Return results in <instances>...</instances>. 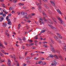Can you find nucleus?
Returning <instances> with one entry per match:
<instances>
[{
  "label": "nucleus",
  "instance_id": "nucleus-15",
  "mask_svg": "<svg viewBox=\"0 0 66 66\" xmlns=\"http://www.w3.org/2000/svg\"><path fill=\"white\" fill-rule=\"evenodd\" d=\"M59 57L60 58L62 61H63V60H64V58L62 57V56L61 55H60L59 56Z\"/></svg>",
  "mask_w": 66,
  "mask_h": 66
},
{
  "label": "nucleus",
  "instance_id": "nucleus-46",
  "mask_svg": "<svg viewBox=\"0 0 66 66\" xmlns=\"http://www.w3.org/2000/svg\"><path fill=\"white\" fill-rule=\"evenodd\" d=\"M0 2H4V1L3 0H0Z\"/></svg>",
  "mask_w": 66,
  "mask_h": 66
},
{
  "label": "nucleus",
  "instance_id": "nucleus-53",
  "mask_svg": "<svg viewBox=\"0 0 66 66\" xmlns=\"http://www.w3.org/2000/svg\"><path fill=\"white\" fill-rule=\"evenodd\" d=\"M11 15H12V14H10L8 15V16L9 17H11Z\"/></svg>",
  "mask_w": 66,
  "mask_h": 66
},
{
  "label": "nucleus",
  "instance_id": "nucleus-23",
  "mask_svg": "<svg viewBox=\"0 0 66 66\" xmlns=\"http://www.w3.org/2000/svg\"><path fill=\"white\" fill-rule=\"evenodd\" d=\"M5 35H7L8 36H9V35L8 34V31L7 30H6L5 32Z\"/></svg>",
  "mask_w": 66,
  "mask_h": 66
},
{
  "label": "nucleus",
  "instance_id": "nucleus-37",
  "mask_svg": "<svg viewBox=\"0 0 66 66\" xmlns=\"http://www.w3.org/2000/svg\"><path fill=\"white\" fill-rule=\"evenodd\" d=\"M21 27V25H20V24H19L18 29H20V28Z\"/></svg>",
  "mask_w": 66,
  "mask_h": 66
},
{
  "label": "nucleus",
  "instance_id": "nucleus-24",
  "mask_svg": "<svg viewBox=\"0 0 66 66\" xmlns=\"http://www.w3.org/2000/svg\"><path fill=\"white\" fill-rule=\"evenodd\" d=\"M54 57L56 59H59V58L56 55H55L54 56Z\"/></svg>",
  "mask_w": 66,
  "mask_h": 66
},
{
  "label": "nucleus",
  "instance_id": "nucleus-30",
  "mask_svg": "<svg viewBox=\"0 0 66 66\" xmlns=\"http://www.w3.org/2000/svg\"><path fill=\"white\" fill-rule=\"evenodd\" d=\"M54 37L55 39H56V40H57V39H58V38H57V36H56V35H55L54 36Z\"/></svg>",
  "mask_w": 66,
  "mask_h": 66
},
{
  "label": "nucleus",
  "instance_id": "nucleus-41",
  "mask_svg": "<svg viewBox=\"0 0 66 66\" xmlns=\"http://www.w3.org/2000/svg\"><path fill=\"white\" fill-rule=\"evenodd\" d=\"M45 32V30H43L41 31V33H44Z\"/></svg>",
  "mask_w": 66,
  "mask_h": 66
},
{
  "label": "nucleus",
  "instance_id": "nucleus-8",
  "mask_svg": "<svg viewBox=\"0 0 66 66\" xmlns=\"http://www.w3.org/2000/svg\"><path fill=\"white\" fill-rule=\"evenodd\" d=\"M6 20L8 22L7 23V24H10V26H11V25H12V24L11 23V21H10V19H7Z\"/></svg>",
  "mask_w": 66,
  "mask_h": 66
},
{
  "label": "nucleus",
  "instance_id": "nucleus-34",
  "mask_svg": "<svg viewBox=\"0 0 66 66\" xmlns=\"http://www.w3.org/2000/svg\"><path fill=\"white\" fill-rule=\"evenodd\" d=\"M1 51L3 53H4V52H5V51L4 50H1Z\"/></svg>",
  "mask_w": 66,
  "mask_h": 66
},
{
  "label": "nucleus",
  "instance_id": "nucleus-9",
  "mask_svg": "<svg viewBox=\"0 0 66 66\" xmlns=\"http://www.w3.org/2000/svg\"><path fill=\"white\" fill-rule=\"evenodd\" d=\"M56 64H57V63L56 62V61L55 60H54L53 62V63H51V65H52L53 66V65H55Z\"/></svg>",
  "mask_w": 66,
  "mask_h": 66
},
{
  "label": "nucleus",
  "instance_id": "nucleus-36",
  "mask_svg": "<svg viewBox=\"0 0 66 66\" xmlns=\"http://www.w3.org/2000/svg\"><path fill=\"white\" fill-rule=\"evenodd\" d=\"M15 13V11H14L13 10L12 11V13L13 14H14Z\"/></svg>",
  "mask_w": 66,
  "mask_h": 66
},
{
  "label": "nucleus",
  "instance_id": "nucleus-14",
  "mask_svg": "<svg viewBox=\"0 0 66 66\" xmlns=\"http://www.w3.org/2000/svg\"><path fill=\"white\" fill-rule=\"evenodd\" d=\"M4 20V18L3 16H1L0 17V21H2Z\"/></svg>",
  "mask_w": 66,
  "mask_h": 66
},
{
  "label": "nucleus",
  "instance_id": "nucleus-43",
  "mask_svg": "<svg viewBox=\"0 0 66 66\" xmlns=\"http://www.w3.org/2000/svg\"><path fill=\"white\" fill-rule=\"evenodd\" d=\"M4 12H0V15H3V14L4 13Z\"/></svg>",
  "mask_w": 66,
  "mask_h": 66
},
{
  "label": "nucleus",
  "instance_id": "nucleus-58",
  "mask_svg": "<svg viewBox=\"0 0 66 66\" xmlns=\"http://www.w3.org/2000/svg\"><path fill=\"white\" fill-rule=\"evenodd\" d=\"M5 13V14H7L8 13V12L5 11L4 12V13Z\"/></svg>",
  "mask_w": 66,
  "mask_h": 66
},
{
  "label": "nucleus",
  "instance_id": "nucleus-13",
  "mask_svg": "<svg viewBox=\"0 0 66 66\" xmlns=\"http://www.w3.org/2000/svg\"><path fill=\"white\" fill-rule=\"evenodd\" d=\"M56 11H57V12H58L60 14H62V12L59 9H57L56 10Z\"/></svg>",
  "mask_w": 66,
  "mask_h": 66
},
{
  "label": "nucleus",
  "instance_id": "nucleus-40",
  "mask_svg": "<svg viewBox=\"0 0 66 66\" xmlns=\"http://www.w3.org/2000/svg\"><path fill=\"white\" fill-rule=\"evenodd\" d=\"M50 40H51V42L53 44H54V43H53V40H52V39H50Z\"/></svg>",
  "mask_w": 66,
  "mask_h": 66
},
{
  "label": "nucleus",
  "instance_id": "nucleus-49",
  "mask_svg": "<svg viewBox=\"0 0 66 66\" xmlns=\"http://www.w3.org/2000/svg\"><path fill=\"white\" fill-rule=\"evenodd\" d=\"M43 65H46V62H44L43 63Z\"/></svg>",
  "mask_w": 66,
  "mask_h": 66
},
{
  "label": "nucleus",
  "instance_id": "nucleus-20",
  "mask_svg": "<svg viewBox=\"0 0 66 66\" xmlns=\"http://www.w3.org/2000/svg\"><path fill=\"white\" fill-rule=\"evenodd\" d=\"M24 18H26V17H27V16H28V14L27 13H25V14H24Z\"/></svg>",
  "mask_w": 66,
  "mask_h": 66
},
{
  "label": "nucleus",
  "instance_id": "nucleus-17",
  "mask_svg": "<svg viewBox=\"0 0 66 66\" xmlns=\"http://www.w3.org/2000/svg\"><path fill=\"white\" fill-rule=\"evenodd\" d=\"M7 25V24L6 23V22H5L4 23L3 25V26L4 27V28H5V27H6V26Z\"/></svg>",
  "mask_w": 66,
  "mask_h": 66
},
{
  "label": "nucleus",
  "instance_id": "nucleus-63",
  "mask_svg": "<svg viewBox=\"0 0 66 66\" xmlns=\"http://www.w3.org/2000/svg\"><path fill=\"white\" fill-rule=\"evenodd\" d=\"M23 66H26V64H22Z\"/></svg>",
  "mask_w": 66,
  "mask_h": 66
},
{
  "label": "nucleus",
  "instance_id": "nucleus-56",
  "mask_svg": "<svg viewBox=\"0 0 66 66\" xmlns=\"http://www.w3.org/2000/svg\"><path fill=\"white\" fill-rule=\"evenodd\" d=\"M31 55H32V56H34L35 55V54H33V53H32L31 54Z\"/></svg>",
  "mask_w": 66,
  "mask_h": 66
},
{
  "label": "nucleus",
  "instance_id": "nucleus-61",
  "mask_svg": "<svg viewBox=\"0 0 66 66\" xmlns=\"http://www.w3.org/2000/svg\"><path fill=\"white\" fill-rule=\"evenodd\" d=\"M27 22H31V21L29 20L27 21Z\"/></svg>",
  "mask_w": 66,
  "mask_h": 66
},
{
  "label": "nucleus",
  "instance_id": "nucleus-42",
  "mask_svg": "<svg viewBox=\"0 0 66 66\" xmlns=\"http://www.w3.org/2000/svg\"><path fill=\"white\" fill-rule=\"evenodd\" d=\"M46 19V18L45 17H44V21H47V20L46 19Z\"/></svg>",
  "mask_w": 66,
  "mask_h": 66
},
{
  "label": "nucleus",
  "instance_id": "nucleus-51",
  "mask_svg": "<svg viewBox=\"0 0 66 66\" xmlns=\"http://www.w3.org/2000/svg\"><path fill=\"white\" fill-rule=\"evenodd\" d=\"M42 63V62L41 61H40L39 62H38V63L39 64H41V63Z\"/></svg>",
  "mask_w": 66,
  "mask_h": 66
},
{
  "label": "nucleus",
  "instance_id": "nucleus-1",
  "mask_svg": "<svg viewBox=\"0 0 66 66\" xmlns=\"http://www.w3.org/2000/svg\"><path fill=\"white\" fill-rule=\"evenodd\" d=\"M9 56L10 57H11V58H14V61L16 63H18L17 61V60H16V58H15V56L14 55H13V56H12V55H10Z\"/></svg>",
  "mask_w": 66,
  "mask_h": 66
},
{
  "label": "nucleus",
  "instance_id": "nucleus-18",
  "mask_svg": "<svg viewBox=\"0 0 66 66\" xmlns=\"http://www.w3.org/2000/svg\"><path fill=\"white\" fill-rule=\"evenodd\" d=\"M51 50H52V52H53V53H56V52H55V51L54 49V48H51Z\"/></svg>",
  "mask_w": 66,
  "mask_h": 66
},
{
  "label": "nucleus",
  "instance_id": "nucleus-7",
  "mask_svg": "<svg viewBox=\"0 0 66 66\" xmlns=\"http://www.w3.org/2000/svg\"><path fill=\"white\" fill-rule=\"evenodd\" d=\"M63 50L64 51L66 52V45L65 43L63 44Z\"/></svg>",
  "mask_w": 66,
  "mask_h": 66
},
{
  "label": "nucleus",
  "instance_id": "nucleus-48",
  "mask_svg": "<svg viewBox=\"0 0 66 66\" xmlns=\"http://www.w3.org/2000/svg\"><path fill=\"white\" fill-rule=\"evenodd\" d=\"M28 41H29L30 42V43H32V42H33V41H32V40H28Z\"/></svg>",
  "mask_w": 66,
  "mask_h": 66
},
{
  "label": "nucleus",
  "instance_id": "nucleus-5",
  "mask_svg": "<svg viewBox=\"0 0 66 66\" xmlns=\"http://www.w3.org/2000/svg\"><path fill=\"white\" fill-rule=\"evenodd\" d=\"M39 1V3L37 2H36V4L37 5H41L42 4V1L41 0H38Z\"/></svg>",
  "mask_w": 66,
  "mask_h": 66
},
{
  "label": "nucleus",
  "instance_id": "nucleus-29",
  "mask_svg": "<svg viewBox=\"0 0 66 66\" xmlns=\"http://www.w3.org/2000/svg\"><path fill=\"white\" fill-rule=\"evenodd\" d=\"M18 1V0H14L13 1L14 3H17V2Z\"/></svg>",
  "mask_w": 66,
  "mask_h": 66
},
{
  "label": "nucleus",
  "instance_id": "nucleus-52",
  "mask_svg": "<svg viewBox=\"0 0 66 66\" xmlns=\"http://www.w3.org/2000/svg\"><path fill=\"white\" fill-rule=\"evenodd\" d=\"M22 58V57H21V56L20 55L19 56V59H21Z\"/></svg>",
  "mask_w": 66,
  "mask_h": 66
},
{
  "label": "nucleus",
  "instance_id": "nucleus-35",
  "mask_svg": "<svg viewBox=\"0 0 66 66\" xmlns=\"http://www.w3.org/2000/svg\"><path fill=\"white\" fill-rule=\"evenodd\" d=\"M44 47H45V48H47L48 46H47L45 44L43 45Z\"/></svg>",
  "mask_w": 66,
  "mask_h": 66
},
{
  "label": "nucleus",
  "instance_id": "nucleus-45",
  "mask_svg": "<svg viewBox=\"0 0 66 66\" xmlns=\"http://www.w3.org/2000/svg\"><path fill=\"white\" fill-rule=\"evenodd\" d=\"M44 6L46 8V9H49V7L47 6Z\"/></svg>",
  "mask_w": 66,
  "mask_h": 66
},
{
  "label": "nucleus",
  "instance_id": "nucleus-6",
  "mask_svg": "<svg viewBox=\"0 0 66 66\" xmlns=\"http://www.w3.org/2000/svg\"><path fill=\"white\" fill-rule=\"evenodd\" d=\"M47 21L50 24H53V22L51 20H50L49 19H48L47 20Z\"/></svg>",
  "mask_w": 66,
  "mask_h": 66
},
{
  "label": "nucleus",
  "instance_id": "nucleus-21",
  "mask_svg": "<svg viewBox=\"0 0 66 66\" xmlns=\"http://www.w3.org/2000/svg\"><path fill=\"white\" fill-rule=\"evenodd\" d=\"M0 46H1V47H2V48H5V47L3 46V45L2 44L0 43Z\"/></svg>",
  "mask_w": 66,
  "mask_h": 66
},
{
  "label": "nucleus",
  "instance_id": "nucleus-62",
  "mask_svg": "<svg viewBox=\"0 0 66 66\" xmlns=\"http://www.w3.org/2000/svg\"><path fill=\"white\" fill-rule=\"evenodd\" d=\"M64 19L66 20V16L64 15Z\"/></svg>",
  "mask_w": 66,
  "mask_h": 66
},
{
  "label": "nucleus",
  "instance_id": "nucleus-19",
  "mask_svg": "<svg viewBox=\"0 0 66 66\" xmlns=\"http://www.w3.org/2000/svg\"><path fill=\"white\" fill-rule=\"evenodd\" d=\"M5 61L4 60H2L1 59H0V63H2V62H4Z\"/></svg>",
  "mask_w": 66,
  "mask_h": 66
},
{
  "label": "nucleus",
  "instance_id": "nucleus-3",
  "mask_svg": "<svg viewBox=\"0 0 66 66\" xmlns=\"http://www.w3.org/2000/svg\"><path fill=\"white\" fill-rule=\"evenodd\" d=\"M57 18H58V20L60 21L61 23L62 24H63V23H64V22L62 21L61 18H60L59 16H57Z\"/></svg>",
  "mask_w": 66,
  "mask_h": 66
},
{
  "label": "nucleus",
  "instance_id": "nucleus-39",
  "mask_svg": "<svg viewBox=\"0 0 66 66\" xmlns=\"http://www.w3.org/2000/svg\"><path fill=\"white\" fill-rule=\"evenodd\" d=\"M3 17H5L6 16V14L5 13L3 14Z\"/></svg>",
  "mask_w": 66,
  "mask_h": 66
},
{
  "label": "nucleus",
  "instance_id": "nucleus-55",
  "mask_svg": "<svg viewBox=\"0 0 66 66\" xmlns=\"http://www.w3.org/2000/svg\"><path fill=\"white\" fill-rule=\"evenodd\" d=\"M18 39H19V40H22V39L21 38H18Z\"/></svg>",
  "mask_w": 66,
  "mask_h": 66
},
{
  "label": "nucleus",
  "instance_id": "nucleus-44",
  "mask_svg": "<svg viewBox=\"0 0 66 66\" xmlns=\"http://www.w3.org/2000/svg\"><path fill=\"white\" fill-rule=\"evenodd\" d=\"M50 56L51 57H54V56L53 55H50Z\"/></svg>",
  "mask_w": 66,
  "mask_h": 66
},
{
  "label": "nucleus",
  "instance_id": "nucleus-4",
  "mask_svg": "<svg viewBox=\"0 0 66 66\" xmlns=\"http://www.w3.org/2000/svg\"><path fill=\"white\" fill-rule=\"evenodd\" d=\"M50 2L53 6H54V7H56V6L55 5L56 2H53L52 1H51Z\"/></svg>",
  "mask_w": 66,
  "mask_h": 66
},
{
  "label": "nucleus",
  "instance_id": "nucleus-59",
  "mask_svg": "<svg viewBox=\"0 0 66 66\" xmlns=\"http://www.w3.org/2000/svg\"><path fill=\"white\" fill-rule=\"evenodd\" d=\"M39 53H43V54H44V53H45L44 52H39Z\"/></svg>",
  "mask_w": 66,
  "mask_h": 66
},
{
  "label": "nucleus",
  "instance_id": "nucleus-32",
  "mask_svg": "<svg viewBox=\"0 0 66 66\" xmlns=\"http://www.w3.org/2000/svg\"><path fill=\"white\" fill-rule=\"evenodd\" d=\"M55 52H57V53H60V51H59V50H56Z\"/></svg>",
  "mask_w": 66,
  "mask_h": 66
},
{
  "label": "nucleus",
  "instance_id": "nucleus-54",
  "mask_svg": "<svg viewBox=\"0 0 66 66\" xmlns=\"http://www.w3.org/2000/svg\"><path fill=\"white\" fill-rule=\"evenodd\" d=\"M25 18H26L27 19H29L30 18L29 17H26Z\"/></svg>",
  "mask_w": 66,
  "mask_h": 66
},
{
  "label": "nucleus",
  "instance_id": "nucleus-26",
  "mask_svg": "<svg viewBox=\"0 0 66 66\" xmlns=\"http://www.w3.org/2000/svg\"><path fill=\"white\" fill-rule=\"evenodd\" d=\"M13 9H14V8L13 7H11L9 8V11H11V10H13Z\"/></svg>",
  "mask_w": 66,
  "mask_h": 66
},
{
  "label": "nucleus",
  "instance_id": "nucleus-31",
  "mask_svg": "<svg viewBox=\"0 0 66 66\" xmlns=\"http://www.w3.org/2000/svg\"><path fill=\"white\" fill-rule=\"evenodd\" d=\"M26 27H27V29H29V26L28 24H26Z\"/></svg>",
  "mask_w": 66,
  "mask_h": 66
},
{
  "label": "nucleus",
  "instance_id": "nucleus-50",
  "mask_svg": "<svg viewBox=\"0 0 66 66\" xmlns=\"http://www.w3.org/2000/svg\"><path fill=\"white\" fill-rule=\"evenodd\" d=\"M23 41H25L26 40V39H25L24 37L23 38Z\"/></svg>",
  "mask_w": 66,
  "mask_h": 66
},
{
  "label": "nucleus",
  "instance_id": "nucleus-16",
  "mask_svg": "<svg viewBox=\"0 0 66 66\" xmlns=\"http://www.w3.org/2000/svg\"><path fill=\"white\" fill-rule=\"evenodd\" d=\"M48 26L50 27L51 28V29H56V28H54V27H53V26H52V25L50 24H48Z\"/></svg>",
  "mask_w": 66,
  "mask_h": 66
},
{
  "label": "nucleus",
  "instance_id": "nucleus-2",
  "mask_svg": "<svg viewBox=\"0 0 66 66\" xmlns=\"http://www.w3.org/2000/svg\"><path fill=\"white\" fill-rule=\"evenodd\" d=\"M43 18L42 17H41L39 19V22L40 23H42V24H44L45 23H44V22H43Z\"/></svg>",
  "mask_w": 66,
  "mask_h": 66
},
{
  "label": "nucleus",
  "instance_id": "nucleus-25",
  "mask_svg": "<svg viewBox=\"0 0 66 66\" xmlns=\"http://www.w3.org/2000/svg\"><path fill=\"white\" fill-rule=\"evenodd\" d=\"M19 6H21L22 5H24V4L23 3H19Z\"/></svg>",
  "mask_w": 66,
  "mask_h": 66
},
{
  "label": "nucleus",
  "instance_id": "nucleus-11",
  "mask_svg": "<svg viewBox=\"0 0 66 66\" xmlns=\"http://www.w3.org/2000/svg\"><path fill=\"white\" fill-rule=\"evenodd\" d=\"M56 35L58 36V37L60 39H62V37L60 35V34H59V33H57Z\"/></svg>",
  "mask_w": 66,
  "mask_h": 66
},
{
  "label": "nucleus",
  "instance_id": "nucleus-47",
  "mask_svg": "<svg viewBox=\"0 0 66 66\" xmlns=\"http://www.w3.org/2000/svg\"><path fill=\"white\" fill-rule=\"evenodd\" d=\"M22 49H25V46H23L22 47Z\"/></svg>",
  "mask_w": 66,
  "mask_h": 66
},
{
  "label": "nucleus",
  "instance_id": "nucleus-28",
  "mask_svg": "<svg viewBox=\"0 0 66 66\" xmlns=\"http://www.w3.org/2000/svg\"><path fill=\"white\" fill-rule=\"evenodd\" d=\"M0 54L1 55V56H2V57H4V55L2 54V53H1L0 52Z\"/></svg>",
  "mask_w": 66,
  "mask_h": 66
},
{
  "label": "nucleus",
  "instance_id": "nucleus-33",
  "mask_svg": "<svg viewBox=\"0 0 66 66\" xmlns=\"http://www.w3.org/2000/svg\"><path fill=\"white\" fill-rule=\"evenodd\" d=\"M38 10H39V9H41L42 8V7H41V5L38 6Z\"/></svg>",
  "mask_w": 66,
  "mask_h": 66
},
{
  "label": "nucleus",
  "instance_id": "nucleus-64",
  "mask_svg": "<svg viewBox=\"0 0 66 66\" xmlns=\"http://www.w3.org/2000/svg\"><path fill=\"white\" fill-rule=\"evenodd\" d=\"M17 66H20L19 64L18 63H17Z\"/></svg>",
  "mask_w": 66,
  "mask_h": 66
},
{
  "label": "nucleus",
  "instance_id": "nucleus-60",
  "mask_svg": "<svg viewBox=\"0 0 66 66\" xmlns=\"http://www.w3.org/2000/svg\"><path fill=\"white\" fill-rule=\"evenodd\" d=\"M6 19L7 20L9 19V16H7L6 18Z\"/></svg>",
  "mask_w": 66,
  "mask_h": 66
},
{
  "label": "nucleus",
  "instance_id": "nucleus-10",
  "mask_svg": "<svg viewBox=\"0 0 66 66\" xmlns=\"http://www.w3.org/2000/svg\"><path fill=\"white\" fill-rule=\"evenodd\" d=\"M8 63H7V65L8 66H11V61L10 60V59H8Z\"/></svg>",
  "mask_w": 66,
  "mask_h": 66
},
{
  "label": "nucleus",
  "instance_id": "nucleus-57",
  "mask_svg": "<svg viewBox=\"0 0 66 66\" xmlns=\"http://www.w3.org/2000/svg\"><path fill=\"white\" fill-rule=\"evenodd\" d=\"M51 48H53V46L52 45H51Z\"/></svg>",
  "mask_w": 66,
  "mask_h": 66
},
{
  "label": "nucleus",
  "instance_id": "nucleus-22",
  "mask_svg": "<svg viewBox=\"0 0 66 66\" xmlns=\"http://www.w3.org/2000/svg\"><path fill=\"white\" fill-rule=\"evenodd\" d=\"M43 16H45V17H47V15H46V14H45V13L44 12H43Z\"/></svg>",
  "mask_w": 66,
  "mask_h": 66
},
{
  "label": "nucleus",
  "instance_id": "nucleus-38",
  "mask_svg": "<svg viewBox=\"0 0 66 66\" xmlns=\"http://www.w3.org/2000/svg\"><path fill=\"white\" fill-rule=\"evenodd\" d=\"M25 13H24V12H22V13H21V14L22 15H24Z\"/></svg>",
  "mask_w": 66,
  "mask_h": 66
},
{
  "label": "nucleus",
  "instance_id": "nucleus-12",
  "mask_svg": "<svg viewBox=\"0 0 66 66\" xmlns=\"http://www.w3.org/2000/svg\"><path fill=\"white\" fill-rule=\"evenodd\" d=\"M52 19L53 20V21H54L55 24H57V22H56V20L55 19V18H52Z\"/></svg>",
  "mask_w": 66,
  "mask_h": 66
},
{
  "label": "nucleus",
  "instance_id": "nucleus-27",
  "mask_svg": "<svg viewBox=\"0 0 66 66\" xmlns=\"http://www.w3.org/2000/svg\"><path fill=\"white\" fill-rule=\"evenodd\" d=\"M30 59H31V58L29 57H27L26 59V60H30Z\"/></svg>",
  "mask_w": 66,
  "mask_h": 66
}]
</instances>
